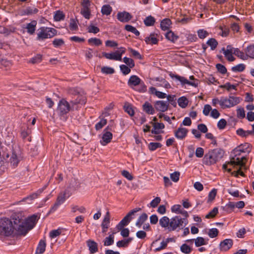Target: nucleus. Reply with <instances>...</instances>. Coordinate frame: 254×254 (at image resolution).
I'll use <instances>...</instances> for the list:
<instances>
[{
	"instance_id": "f257e3e1",
	"label": "nucleus",
	"mask_w": 254,
	"mask_h": 254,
	"mask_svg": "<svg viewBox=\"0 0 254 254\" xmlns=\"http://www.w3.org/2000/svg\"><path fill=\"white\" fill-rule=\"evenodd\" d=\"M15 218V214L12 215L11 219L6 217L0 218V237L20 236L17 221Z\"/></svg>"
},
{
	"instance_id": "f03ea898",
	"label": "nucleus",
	"mask_w": 254,
	"mask_h": 254,
	"mask_svg": "<svg viewBox=\"0 0 254 254\" xmlns=\"http://www.w3.org/2000/svg\"><path fill=\"white\" fill-rule=\"evenodd\" d=\"M159 223L162 228L169 232H178L188 224V221L187 219L182 218L180 216H175L171 219L165 216L159 219Z\"/></svg>"
},
{
	"instance_id": "7ed1b4c3",
	"label": "nucleus",
	"mask_w": 254,
	"mask_h": 254,
	"mask_svg": "<svg viewBox=\"0 0 254 254\" xmlns=\"http://www.w3.org/2000/svg\"><path fill=\"white\" fill-rule=\"evenodd\" d=\"M15 219L17 221L21 236H25L29 231L33 228L38 221V217L33 215L25 219L20 213H15Z\"/></svg>"
},
{
	"instance_id": "20e7f679",
	"label": "nucleus",
	"mask_w": 254,
	"mask_h": 254,
	"mask_svg": "<svg viewBox=\"0 0 254 254\" xmlns=\"http://www.w3.org/2000/svg\"><path fill=\"white\" fill-rule=\"evenodd\" d=\"M241 147H237L232 152L230 161L223 165V168L228 172H231L232 167L236 166H243L245 164L246 158L245 156H241L242 153L239 149Z\"/></svg>"
},
{
	"instance_id": "39448f33",
	"label": "nucleus",
	"mask_w": 254,
	"mask_h": 254,
	"mask_svg": "<svg viewBox=\"0 0 254 254\" xmlns=\"http://www.w3.org/2000/svg\"><path fill=\"white\" fill-rule=\"evenodd\" d=\"M223 151L220 148H216L208 151L205 154L202 161L206 165L210 166L216 163L223 156Z\"/></svg>"
},
{
	"instance_id": "423d86ee",
	"label": "nucleus",
	"mask_w": 254,
	"mask_h": 254,
	"mask_svg": "<svg viewBox=\"0 0 254 254\" xmlns=\"http://www.w3.org/2000/svg\"><path fill=\"white\" fill-rule=\"evenodd\" d=\"M37 33V40L43 41L46 39L51 38L57 35L56 29L48 27H41L38 30Z\"/></svg>"
},
{
	"instance_id": "0eeeda50",
	"label": "nucleus",
	"mask_w": 254,
	"mask_h": 254,
	"mask_svg": "<svg viewBox=\"0 0 254 254\" xmlns=\"http://www.w3.org/2000/svg\"><path fill=\"white\" fill-rule=\"evenodd\" d=\"M241 99L240 97L234 96H229L228 98L221 97V108L222 109L230 108L240 103Z\"/></svg>"
},
{
	"instance_id": "6e6552de",
	"label": "nucleus",
	"mask_w": 254,
	"mask_h": 254,
	"mask_svg": "<svg viewBox=\"0 0 254 254\" xmlns=\"http://www.w3.org/2000/svg\"><path fill=\"white\" fill-rule=\"evenodd\" d=\"M2 158L4 161H5L6 162H7L9 163L10 166L13 168L17 167L21 160L20 154H17L15 151H13L10 155L7 153H3Z\"/></svg>"
},
{
	"instance_id": "1a4fd4ad",
	"label": "nucleus",
	"mask_w": 254,
	"mask_h": 254,
	"mask_svg": "<svg viewBox=\"0 0 254 254\" xmlns=\"http://www.w3.org/2000/svg\"><path fill=\"white\" fill-rule=\"evenodd\" d=\"M71 194V193H70L67 190H65L63 192H60L58 196L56 202L51 207L49 213H53L55 212L58 208L59 206L62 204L65 201L66 199L68 198Z\"/></svg>"
},
{
	"instance_id": "9d476101",
	"label": "nucleus",
	"mask_w": 254,
	"mask_h": 254,
	"mask_svg": "<svg viewBox=\"0 0 254 254\" xmlns=\"http://www.w3.org/2000/svg\"><path fill=\"white\" fill-rule=\"evenodd\" d=\"M72 107L64 98L59 101L57 109L58 115L62 117L66 115L71 109Z\"/></svg>"
},
{
	"instance_id": "9b49d317",
	"label": "nucleus",
	"mask_w": 254,
	"mask_h": 254,
	"mask_svg": "<svg viewBox=\"0 0 254 254\" xmlns=\"http://www.w3.org/2000/svg\"><path fill=\"white\" fill-rule=\"evenodd\" d=\"M140 210V208H138L130 211L116 226V228L118 230H121L125 226H127L132 219L131 216Z\"/></svg>"
},
{
	"instance_id": "f8f14e48",
	"label": "nucleus",
	"mask_w": 254,
	"mask_h": 254,
	"mask_svg": "<svg viewBox=\"0 0 254 254\" xmlns=\"http://www.w3.org/2000/svg\"><path fill=\"white\" fill-rule=\"evenodd\" d=\"M111 129L109 126L107 127L103 130L102 139L100 140V143L105 146L111 141L113 137L112 133L109 131L108 130Z\"/></svg>"
},
{
	"instance_id": "ddd939ff",
	"label": "nucleus",
	"mask_w": 254,
	"mask_h": 254,
	"mask_svg": "<svg viewBox=\"0 0 254 254\" xmlns=\"http://www.w3.org/2000/svg\"><path fill=\"white\" fill-rule=\"evenodd\" d=\"M118 20L122 22H127L132 18V15L128 12H119L117 15Z\"/></svg>"
},
{
	"instance_id": "4468645a",
	"label": "nucleus",
	"mask_w": 254,
	"mask_h": 254,
	"mask_svg": "<svg viewBox=\"0 0 254 254\" xmlns=\"http://www.w3.org/2000/svg\"><path fill=\"white\" fill-rule=\"evenodd\" d=\"M169 104L167 101H157L154 104V107L158 111L164 112L168 109Z\"/></svg>"
},
{
	"instance_id": "2eb2a0df",
	"label": "nucleus",
	"mask_w": 254,
	"mask_h": 254,
	"mask_svg": "<svg viewBox=\"0 0 254 254\" xmlns=\"http://www.w3.org/2000/svg\"><path fill=\"white\" fill-rule=\"evenodd\" d=\"M222 50L223 51V54L227 60L229 62H233L235 60V58L233 56V48L230 45L227 46L226 49L224 48H222Z\"/></svg>"
},
{
	"instance_id": "dca6fc26",
	"label": "nucleus",
	"mask_w": 254,
	"mask_h": 254,
	"mask_svg": "<svg viewBox=\"0 0 254 254\" xmlns=\"http://www.w3.org/2000/svg\"><path fill=\"white\" fill-rule=\"evenodd\" d=\"M233 244V242L232 239H225L219 245L220 250L221 251L226 252L232 247Z\"/></svg>"
},
{
	"instance_id": "f3484780",
	"label": "nucleus",
	"mask_w": 254,
	"mask_h": 254,
	"mask_svg": "<svg viewBox=\"0 0 254 254\" xmlns=\"http://www.w3.org/2000/svg\"><path fill=\"white\" fill-rule=\"evenodd\" d=\"M170 76L172 78H175L177 80L180 81L183 85L188 84L194 87L197 85V84H196L194 81H190L185 77L181 76L179 75L170 74Z\"/></svg>"
},
{
	"instance_id": "a211bd4d",
	"label": "nucleus",
	"mask_w": 254,
	"mask_h": 254,
	"mask_svg": "<svg viewBox=\"0 0 254 254\" xmlns=\"http://www.w3.org/2000/svg\"><path fill=\"white\" fill-rule=\"evenodd\" d=\"M158 35L155 33H151L149 36L146 37L144 41L147 44L155 45L158 43Z\"/></svg>"
},
{
	"instance_id": "6ab92c4d",
	"label": "nucleus",
	"mask_w": 254,
	"mask_h": 254,
	"mask_svg": "<svg viewBox=\"0 0 254 254\" xmlns=\"http://www.w3.org/2000/svg\"><path fill=\"white\" fill-rule=\"evenodd\" d=\"M37 22L36 20H32L30 23H27L25 27H23L26 29L27 32L32 35H33L36 31Z\"/></svg>"
},
{
	"instance_id": "aec40b11",
	"label": "nucleus",
	"mask_w": 254,
	"mask_h": 254,
	"mask_svg": "<svg viewBox=\"0 0 254 254\" xmlns=\"http://www.w3.org/2000/svg\"><path fill=\"white\" fill-rule=\"evenodd\" d=\"M188 132V130L185 128L180 127L175 132V136L179 139H183L186 137Z\"/></svg>"
},
{
	"instance_id": "412c9836",
	"label": "nucleus",
	"mask_w": 254,
	"mask_h": 254,
	"mask_svg": "<svg viewBox=\"0 0 254 254\" xmlns=\"http://www.w3.org/2000/svg\"><path fill=\"white\" fill-rule=\"evenodd\" d=\"M141 81H142L137 76L131 75L128 80L127 84L130 87L134 89V87L137 86Z\"/></svg>"
},
{
	"instance_id": "4be33fe9",
	"label": "nucleus",
	"mask_w": 254,
	"mask_h": 254,
	"mask_svg": "<svg viewBox=\"0 0 254 254\" xmlns=\"http://www.w3.org/2000/svg\"><path fill=\"white\" fill-rule=\"evenodd\" d=\"M43 189H39L36 192H34L28 196L24 198L22 201L27 202L28 203H31L32 200L38 197V196L42 192Z\"/></svg>"
},
{
	"instance_id": "5701e85b",
	"label": "nucleus",
	"mask_w": 254,
	"mask_h": 254,
	"mask_svg": "<svg viewBox=\"0 0 254 254\" xmlns=\"http://www.w3.org/2000/svg\"><path fill=\"white\" fill-rule=\"evenodd\" d=\"M87 245L90 254H94L98 251V244L95 241L89 240L87 241Z\"/></svg>"
},
{
	"instance_id": "b1692460",
	"label": "nucleus",
	"mask_w": 254,
	"mask_h": 254,
	"mask_svg": "<svg viewBox=\"0 0 254 254\" xmlns=\"http://www.w3.org/2000/svg\"><path fill=\"white\" fill-rule=\"evenodd\" d=\"M46 247V240L45 239L41 240L38 245L37 247L35 254H43L45 251Z\"/></svg>"
},
{
	"instance_id": "393cba45",
	"label": "nucleus",
	"mask_w": 254,
	"mask_h": 254,
	"mask_svg": "<svg viewBox=\"0 0 254 254\" xmlns=\"http://www.w3.org/2000/svg\"><path fill=\"white\" fill-rule=\"evenodd\" d=\"M143 110L147 114L153 115L155 110L153 106L148 102H145L142 106Z\"/></svg>"
},
{
	"instance_id": "a878e982",
	"label": "nucleus",
	"mask_w": 254,
	"mask_h": 254,
	"mask_svg": "<svg viewBox=\"0 0 254 254\" xmlns=\"http://www.w3.org/2000/svg\"><path fill=\"white\" fill-rule=\"evenodd\" d=\"M172 24L171 20L169 18L163 19L160 23V27L162 30L166 31L169 29Z\"/></svg>"
},
{
	"instance_id": "bb28decb",
	"label": "nucleus",
	"mask_w": 254,
	"mask_h": 254,
	"mask_svg": "<svg viewBox=\"0 0 254 254\" xmlns=\"http://www.w3.org/2000/svg\"><path fill=\"white\" fill-rule=\"evenodd\" d=\"M102 55L105 58L108 60L119 61H121V58L118 56L116 51L111 53L103 52Z\"/></svg>"
},
{
	"instance_id": "cd10ccee",
	"label": "nucleus",
	"mask_w": 254,
	"mask_h": 254,
	"mask_svg": "<svg viewBox=\"0 0 254 254\" xmlns=\"http://www.w3.org/2000/svg\"><path fill=\"white\" fill-rule=\"evenodd\" d=\"M11 66L12 63L11 61L3 59L0 60V68L4 70H8Z\"/></svg>"
},
{
	"instance_id": "c85d7f7f",
	"label": "nucleus",
	"mask_w": 254,
	"mask_h": 254,
	"mask_svg": "<svg viewBox=\"0 0 254 254\" xmlns=\"http://www.w3.org/2000/svg\"><path fill=\"white\" fill-rule=\"evenodd\" d=\"M165 37L172 43H175L179 38V37L171 30H169L166 33Z\"/></svg>"
},
{
	"instance_id": "c756f323",
	"label": "nucleus",
	"mask_w": 254,
	"mask_h": 254,
	"mask_svg": "<svg viewBox=\"0 0 254 254\" xmlns=\"http://www.w3.org/2000/svg\"><path fill=\"white\" fill-rule=\"evenodd\" d=\"M149 92L156 95L159 98H165L166 97V94L161 91H157V89L154 87H151L149 89Z\"/></svg>"
},
{
	"instance_id": "7c9ffc66",
	"label": "nucleus",
	"mask_w": 254,
	"mask_h": 254,
	"mask_svg": "<svg viewBox=\"0 0 254 254\" xmlns=\"http://www.w3.org/2000/svg\"><path fill=\"white\" fill-rule=\"evenodd\" d=\"M110 212L107 211L104 216V218L101 224L102 227H105V228H108L110 226Z\"/></svg>"
},
{
	"instance_id": "2f4dec72",
	"label": "nucleus",
	"mask_w": 254,
	"mask_h": 254,
	"mask_svg": "<svg viewBox=\"0 0 254 254\" xmlns=\"http://www.w3.org/2000/svg\"><path fill=\"white\" fill-rule=\"evenodd\" d=\"M38 9L34 7L29 6L23 10V14L26 15H32L38 13Z\"/></svg>"
},
{
	"instance_id": "473e14b6",
	"label": "nucleus",
	"mask_w": 254,
	"mask_h": 254,
	"mask_svg": "<svg viewBox=\"0 0 254 254\" xmlns=\"http://www.w3.org/2000/svg\"><path fill=\"white\" fill-rule=\"evenodd\" d=\"M208 239H204L203 237H198L194 239L195 246L196 247H199L201 246L206 245L208 244Z\"/></svg>"
},
{
	"instance_id": "72a5a7b5",
	"label": "nucleus",
	"mask_w": 254,
	"mask_h": 254,
	"mask_svg": "<svg viewBox=\"0 0 254 254\" xmlns=\"http://www.w3.org/2000/svg\"><path fill=\"white\" fill-rule=\"evenodd\" d=\"M245 52L247 56V59L249 58L254 59V45H251L248 46L245 49Z\"/></svg>"
},
{
	"instance_id": "f704fd0d",
	"label": "nucleus",
	"mask_w": 254,
	"mask_h": 254,
	"mask_svg": "<svg viewBox=\"0 0 254 254\" xmlns=\"http://www.w3.org/2000/svg\"><path fill=\"white\" fill-rule=\"evenodd\" d=\"M233 54L237 56L238 58H240L243 60H247V56L246 55V53L241 51L238 48L234 49L233 48Z\"/></svg>"
},
{
	"instance_id": "c9c22d12",
	"label": "nucleus",
	"mask_w": 254,
	"mask_h": 254,
	"mask_svg": "<svg viewBox=\"0 0 254 254\" xmlns=\"http://www.w3.org/2000/svg\"><path fill=\"white\" fill-rule=\"evenodd\" d=\"M65 18V14L62 11L57 10L55 12L54 15V19L56 21H60L64 20Z\"/></svg>"
},
{
	"instance_id": "e433bc0d",
	"label": "nucleus",
	"mask_w": 254,
	"mask_h": 254,
	"mask_svg": "<svg viewBox=\"0 0 254 254\" xmlns=\"http://www.w3.org/2000/svg\"><path fill=\"white\" fill-rule=\"evenodd\" d=\"M144 23L146 26H153L155 23V19L154 17L151 15L147 16L144 19Z\"/></svg>"
},
{
	"instance_id": "4c0bfd02",
	"label": "nucleus",
	"mask_w": 254,
	"mask_h": 254,
	"mask_svg": "<svg viewBox=\"0 0 254 254\" xmlns=\"http://www.w3.org/2000/svg\"><path fill=\"white\" fill-rule=\"evenodd\" d=\"M148 216L147 215L144 213L142 214L138 218L137 221L135 223V225L140 228L142 224L147 219Z\"/></svg>"
},
{
	"instance_id": "58836bf2",
	"label": "nucleus",
	"mask_w": 254,
	"mask_h": 254,
	"mask_svg": "<svg viewBox=\"0 0 254 254\" xmlns=\"http://www.w3.org/2000/svg\"><path fill=\"white\" fill-rule=\"evenodd\" d=\"M236 133L237 135L242 137H247L249 135H252V132H250V130H245L241 128L236 130Z\"/></svg>"
},
{
	"instance_id": "ea45409f",
	"label": "nucleus",
	"mask_w": 254,
	"mask_h": 254,
	"mask_svg": "<svg viewBox=\"0 0 254 254\" xmlns=\"http://www.w3.org/2000/svg\"><path fill=\"white\" fill-rule=\"evenodd\" d=\"M178 103L180 107L185 108L188 105L189 101L186 97L182 96L178 99Z\"/></svg>"
},
{
	"instance_id": "a19ab883",
	"label": "nucleus",
	"mask_w": 254,
	"mask_h": 254,
	"mask_svg": "<svg viewBox=\"0 0 254 254\" xmlns=\"http://www.w3.org/2000/svg\"><path fill=\"white\" fill-rule=\"evenodd\" d=\"M171 240V238H167L163 240L161 243L160 246L156 248L154 250V251L156 252L165 249L167 247L168 243Z\"/></svg>"
},
{
	"instance_id": "79ce46f5",
	"label": "nucleus",
	"mask_w": 254,
	"mask_h": 254,
	"mask_svg": "<svg viewBox=\"0 0 254 254\" xmlns=\"http://www.w3.org/2000/svg\"><path fill=\"white\" fill-rule=\"evenodd\" d=\"M112 11V7L109 4L104 5L101 8V12L103 15H109Z\"/></svg>"
},
{
	"instance_id": "37998d69",
	"label": "nucleus",
	"mask_w": 254,
	"mask_h": 254,
	"mask_svg": "<svg viewBox=\"0 0 254 254\" xmlns=\"http://www.w3.org/2000/svg\"><path fill=\"white\" fill-rule=\"evenodd\" d=\"M206 44L210 47L211 50H214L218 45V42L215 39L210 38L207 40Z\"/></svg>"
},
{
	"instance_id": "c03bdc74",
	"label": "nucleus",
	"mask_w": 254,
	"mask_h": 254,
	"mask_svg": "<svg viewBox=\"0 0 254 254\" xmlns=\"http://www.w3.org/2000/svg\"><path fill=\"white\" fill-rule=\"evenodd\" d=\"M85 98L84 97L78 95L77 98L75 99V100H72L70 101V103L73 106L74 105H76L77 104H85Z\"/></svg>"
},
{
	"instance_id": "a18cd8bd",
	"label": "nucleus",
	"mask_w": 254,
	"mask_h": 254,
	"mask_svg": "<svg viewBox=\"0 0 254 254\" xmlns=\"http://www.w3.org/2000/svg\"><path fill=\"white\" fill-rule=\"evenodd\" d=\"M42 60V56L40 54H37L34 57L30 59L28 63L32 64L40 63Z\"/></svg>"
},
{
	"instance_id": "49530a36",
	"label": "nucleus",
	"mask_w": 254,
	"mask_h": 254,
	"mask_svg": "<svg viewBox=\"0 0 254 254\" xmlns=\"http://www.w3.org/2000/svg\"><path fill=\"white\" fill-rule=\"evenodd\" d=\"M246 68V65L244 64H240L232 67V70L233 72H242Z\"/></svg>"
},
{
	"instance_id": "de8ad7c7",
	"label": "nucleus",
	"mask_w": 254,
	"mask_h": 254,
	"mask_svg": "<svg viewBox=\"0 0 254 254\" xmlns=\"http://www.w3.org/2000/svg\"><path fill=\"white\" fill-rule=\"evenodd\" d=\"M125 29L127 31L134 34L136 36H139L140 34L139 32L136 29V28L130 25H126Z\"/></svg>"
},
{
	"instance_id": "09e8293b",
	"label": "nucleus",
	"mask_w": 254,
	"mask_h": 254,
	"mask_svg": "<svg viewBox=\"0 0 254 254\" xmlns=\"http://www.w3.org/2000/svg\"><path fill=\"white\" fill-rule=\"evenodd\" d=\"M114 233L106 237L104 241V245L105 246H109L112 245L114 243Z\"/></svg>"
},
{
	"instance_id": "8fccbe9b",
	"label": "nucleus",
	"mask_w": 254,
	"mask_h": 254,
	"mask_svg": "<svg viewBox=\"0 0 254 254\" xmlns=\"http://www.w3.org/2000/svg\"><path fill=\"white\" fill-rule=\"evenodd\" d=\"M53 44L55 48H59L64 44V41L63 39L55 38L53 41Z\"/></svg>"
},
{
	"instance_id": "3c124183",
	"label": "nucleus",
	"mask_w": 254,
	"mask_h": 254,
	"mask_svg": "<svg viewBox=\"0 0 254 254\" xmlns=\"http://www.w3.org/2000/svg\"><path fill=\"white\" fill-rule=\"evenodd\" d=\"M237 117L239 119H244L246 117L245 111L244 108L239 107L237 108Z\"/></svg>"
},
{
	"instance_id": "603ef678",
	"label": "nucleus",
	"mask_w": 254,
	"mask_h": 254,
	"mask_svg": "<svg viewBox=\"0 0 254 254\" xmlns=\"http://www.w3.org/2000/svg\"><path fill=\"white\" fill-rule=\"evenodd\" d=\"M238 147H241L239 149L243 153L249 152L251 150L250 144L248 143H245L239 145Z\"/></svg>"
},
{
	"instance_id": "864d4df0",
	"label": "nucleus",
	"mask_w": 254,
	"mask_h": 254,
	"mask_svg": "<svg viewBox=\"0 0 254 254\" xmlns=\"http://www.w3.org/2000/svg\"><path fill=\"white\" fill-rule=\"evenodd\" d=\"M69 28L72 31H75L78 29L77 22L76 20L73 18L70 19L69 25Z\"/></svg>"
},
{
	"instance_id": "5fc2aeb1",
	"label": "nucleus",
	"mask_w": 254,
	"mask_h": 254,
	"mask_svg": "<svg viewBox=\"0 0 254 254\" xmlns=\"http://www.w3.org/2000/svg\"><path fill=\"white\" fill-rule=\"evenodd\" d=\"M161 144L159 142H150L148 146L150 151H154L157 148L161 147Z\"/></svg>"
},
{
	"instance_id": "6e6d98bb",
	"label": "nucleus",
	"mask_w": 254,
	"mask_h": 254,
	"mask_svg": "<svg viewBox=\"0 0 254 254\" xmlns=\"http://www.w3.org/2000/svg\"><path fill=\"white\" fill-rule=\"evenodd\" d=\"M123 62L127 65V66H129V68H132L134 66L135 64L134 61L131 59L125 57L123 59Z\"/></svg>"
},
{
	"instance_id": "4d7b16f0",
	"label": "nucleus",
	"mask_w": 254,
	"mask_h": 254,
	"mask_svg": "<svg viewBox=\"0 0 254 254\" xmlns=\"http://www.w3.org/2000/svg\"><path fill=\"white\" fill-rule=\"evenodd\" d=\"M88 42L90 44H93L95 46H100L102 44V41L96 38H91L88 40Z\"/></svg>"
},
{
	"instance_id": "13d9d810",
	"label": "nucleus",
	"mask_w": 254,
	"mask_h": 254,
	"mask_svg": "<svg viewBox=\"0 0 254 254\" xmlns=\"http://www.w3.org/2000/svg\"><path fill=\"white\" fill-rule=\"evenodd\" d=\"M81 13L86 19H90L91 14L89 8H82L81 10Z\"/></svg>"
},
{
	"instance_id": "bf43d9fd",
	"label": "nucleus",
	"mask_w": 254,
	"mask_h": 254,
	"mask_svg": "<svg viewBox=\"0 0 254 254\" xmlns=\"http://www.w3.org/2000/svg\"><path fill=\"white\" fill-rule=\"evenodd\" d=\"M181 251L184 254H189L191 252V249L188 245L184 244L181 247Z\"/></svg>"
},
{
	"instance_id": "052dcab7",
	"label": "nucleus",
	"mask_w": 254,
	"mask_h": 254,
	"mask_svg": "<svg viewBox=\"0 0 254 254\" xmlns=\"http://www.w3.org/2000/svg\"><path fill=\"white\" fill-rule=\"evenodd\" d=\"M198 37L200 39H204L207 37L209 34L207 31L204 29H199L197 32Z\"/></svg>"
},
{
	"instance_id": "680f3d73",
	"label": "nucleus",
	"mask_w": 254,
	"mask_h": 254,
	"mask_svg": "<svg viewBox=\"0 0 254 254\" xmlns=\"http://www.w3.org/2000/svg\"><path fill=\"white\" fill-rule=\"evenodd\" d=\"M218 232L217 228H212L209 230L208 235L211 238H215L218 236Z\"/></svg>"
},
{
	"instance_id": "e2e57ef3",
	"label": "nucleus",
	"mask_w": 254,
	"mask_h": 254,
	"mask_svg": "<svg viewBox=\"0 0 254 254\" xmlns=\"http://www.w3.org/2000/svg\"><path fill=\"white\" fill-rule=\"evenodd\" d=\"M218 210L217 207H214L213 209L210 211L206 216L205 218L207 219H209L211 218L214 217L218 213Z\"/></svg>"
},
{
	"instance_id": "0e129e2a",
	"label": "nucleus",
	"mask_w": 254,
	"mask_h": 254,
	"mask_svg": "<svg viewBox=\"0 0 254 254\" xmlns=\"http://www.w3.org/2000/svg\"><path fill=\"white\" fill-rule=\"evenodd\" d=\"M107 124V120L105 119H102L99 122L95 125V129L99 130L101 129Z\"/></svg>"
},
{
	"instance_id": "69168bd1",
	"label": "nucleus",
	"mask_w": 254,
	"mask_h": 254,
	"mask_svg": "<svg viewBox=\"0 0 254 254\" xmlns=\"http://www.w3.org/2000/svg\"><path fill=\"white\" fill-rule=\"evenodd\" d=\"M120 69L123 74L124 75H127L130 72V68L129 66H127V65H126L125 64H121L120 66Z\"/></svg>"
},
{
	"instance_id": "338daca9",
	"label": "nucleus",
	"mask_w": 254,
	"mask_h": 254,
	"mask_svg": "<svg viewBox=\"0 0 254 254\" xmlns=\"http://www.w3.org/2000/svg\"><path fill=\"white\" fill-rule=\"evenodd\" d=\"M136 90L139 92H145L147 90V87L145 85L144 82L142 81L141 83L137 85Z\"/></svg>"
},
{
	"instance_id": "774afa93",
	"label": "nucleus",
	"mask_w": 254,
	"mask_h": 254,
	"mask_svg": "<svg viewBox=\"0 0 254 254\" xmlns=\"http://www.w3.org/2000/svg\"><path fill=\"white\" fill-rule=\"evenodd\" d=\"M212 110L211 106L209 104H206L204 106L203 109V114L207 116L210 115L211 110Z\"/></svg>"
}]
</instances>
